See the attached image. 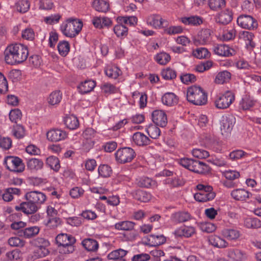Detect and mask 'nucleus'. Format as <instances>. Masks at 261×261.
Masks as SVG:
<instances>
[{
	"instance_id": "f257e3e1",
	"label": "nucleus",
	"mask_w": 261,
	"mask_h": 261,
	"mask_svg": "<svg viewBox=\"0 0 261 261\" xmlns=\"http://www.w3.org/2000/svg\"><path fill=\"white\" fill-rule=\"evenodd\" d=\"M83 26L81 20L72 18H68L60 25V30L65 36L74 38L81 31Z\"/></svg>"
},
{
	"instance_id": "f03ea898",
	"label": "nucleus",
	"mask_w": 261,
	"mask_h": 261,
	"mask_svg": "<svg viewBox=\"0 0 261 261\" xmlns=\"http://www.w3.org/2000/svg\"><path fill=\"white\" fill-rule=\"evenodd\" d=\"M187 99L189 102L195 105L202 106L206 103L207 97L206 93L201 87L192 86L187 89Z\"/></svg>"
},
{
	"instance_id": "7ed1b4c3",
	"label": "nucleus",
	"mask_w": 261,
	"mask_h": 261,
	"mask_svg": "<svg viewBox=\"0 0 261 261\" xmlns=\"http://www.w3.org/2000/svg\"><path fill=\"white\" fill-rule=\"evenodd\" d=\"M196 188L198 192L194 194V197L197 201L205 202L212 200L216 197V193L210 185L199 184Z\"/></svg>"
},
{
	"instance_id": "20e7f679",
	"label": "nucleus",
	"mask_w": 261,
	"mask_h": 261,
	"mask_svg": "<svg viewBox=\"0 0 261 261\" xmlns=\"http://www.w3.org/2000/svg\"><path fill=\"white\" fill-rule=\"evenodd\" d=\"M136 154L135 150L131 147H124L118 149L115 153L116 162L121 164L131 162Z\"/></svg>"
},
{
	"instance_id": "39448f33",
	"label": "nucleus",
	"mask_w": 261,
	"mask_h": 261,
	"mask_svg": "<svg viewBox=\"0 0 261 261\" xmlns=\"http://www.w3.org/2000/svg\"><path fill=\"white\" fill-rule=\"evenodd\" d=\"M4 165L10 171L21 173L25 169V165L22 160L18 156H7L4 160Z\"/></svg>"
},
{
	"instance_id": "423d86ee",
	"label": "nucleus",
	"mask_w": 261,
	"mask_h": 261,
	"mask_svg": "<svg viewBox=\"0 0 261 261\" xmlns=\"http://www.w3.org/2000/svg\"><path fill=\"white\" fill-rule=\"evenodd\" d=\"M235 96L230 91H227L224 94L218 95L215 100V106L219 109L228 108L234 101Z\"/></svg>"
},
{
	"instance_id": "0eeeda50",
	"label": "nucleus",
	"mask_w": 261,
	"mask_h": 261,
	"mask_svg": "<svg viewBox=\"0 0 261 261\" xmlns=\"http://www.w3.org/2000/svg\"><path fill=\"white\" fill-rule=\"evenodd\" d=\"M236 123V118L229 114H225L222 116L220 120V130L221 134L224 136L229 134Z\"/></svg>"
},
{
	"instance_id": "6e6552de",
	"label": "nucleus",
	"mask_w": 261,
	"mask_h": 261,
	"mask_svg": "<svg viewBox=\"0 0 261 261\" xmlns=\"http://www.w3.org/2000/svg\"><path fill=\"white\" fill-rule=\"evenodd\" d=\"M146 23L155 29H161L168 26L167 20L163 19L159 14H152L146 18Z\"/></svg>"
},
{
	"instance_id": "1a4fd4ad",
	"label": "nucleus",
	"mask_w": 261,
	"mask_h": 261,
	"mask_svg": "<svg viewBox=\"0 0 261 261\" xmlns=\"http://www.w3.org/2000/svg\"><path fill=\"white\" fill-rule=\"evenodd\" d=\"M24 197L26 200L32 202L36 205L40 207V205L46 201V195L42 192L38 191H32L27 192Z\"/></svg>"
},
{
	"instance_id": "9d476101",
	"label": "nucleus",
	"mask_w": 261,
	"mask_h": 261,
	"mask_svg": "<svg viewBox=\"0 0 261 261\" xmlns=\"http://www.w3.org/2000/svg\"><path fill=\"white\" fill-rule=\"evenodd\" d=\"M237 23L241 28L246 29H253L257 27V22L251 16L240 15L237 19Z\"/></svg>"
},
{
	"instance_id": "9b49d317",
	"label": "nucleus",
	"mask_w": 261,
	"mask_h": 261,
	"mask_svg": "<svg viewBox=\"0 0 261 261\" xmlns=\"http://www.w3.org/2000/svg\"><path fill=\"white\" fill-rule=\"evenodd\" d=\"M151 119L156 125L162 127L166 126L168 121L166 112L162 110H155L151 113Z\"/></svg>"
},
{
	"instance_id": "f8f14e48",
	"label": "nucleus",
	"mask_w": 261,
	"mask_h": 261,
	"mask_svg": "<svg viewBox=\"0 0 261 261\" xmlns=\"http://www.w3.org/2000/svg\"><path fill=\"white\" fill-rule=\"evenodd\" d=\"M15 208L17 211H21L27 215L34 214L40 208V206L36 205L32 202L27 200L16 205Z\"/></svg>"
},
{
	"instance_id": "ddd939ff",
	"label": "nucleus",
	"mask_w": 261,
	"mask_h": 261,
	"mask_svg": "<svg viewBox=\"0 0 261 261\" xmlns=\"http://www.w3.org/2000/svg\"><path fill=\"white\" fill-rule=\"evenodd\" d=\"M92 23L98 29H109L113 25L112 19L107 16H94L92 18Z\"/></svg>"
},
{
	"instance_id": "4468645a",
	"label": "nucleus",
	"mask_w": 261,
	"mask_h": 261,
	"mask_svg": "<svg viewBox=\"0 0 261 261\" xmlns=\"http://www.w3.org/2000/svg\"><path fill=\"white\" fill-rule=\"evenodd\" d=\"M230 195L236 200L247 201L252 197V194L244 188H239L233 190Z\"/></svg>"
},
{
	"instance_id": "2eb2a0df",
	"label": "nucleus",
	"mask_w": 261,
	"mask_h": 261,
	"mask_svg": "<svg viewBox=\"0 0 261 261\" xmlns=\"http://www.w3.org/2000/svg\"><path fill=\"white\" fill-rule=\"evenodd\" d=\"M46 137L49 141L58 142L65 140L67 137V134L61 129H52L47 132Z\"/></svg>"
},
{
	"instance_id": "dca6fc26",
	"label": "nucleus",
	"mask_w": 261,
	"mask_h": 261,
	"mask_svg": "<svg viewBox=\"0 0 261 261\" xmlns=\"http://www.w3.org/2000/svg\"><path fill=\"white\" fill-rule=\"evenodd\" d=\"M16 47V58L17 64L25 61L29 56V50L27 46L20 43L15 44Z\"/></svg>"
},
{
	"instance_id": "f3484780",
	"label": "nucleus",
	"mask_w": 261,
	"mask_h": 261,
	"mask_svg": "<svg viewBox=\"0 0 261 261\" xmlns=\"http://www.w3.org/2000/svg\"><path fill=\"white\" fill-rule=\"evenodd\" d=\"M15 44L8 45L4 51L5 61L10 65L17 64Z\"/></svg>"
},
{
	"instance_id": "a211bd4d",
	"label": "nucleus",
	"mask_w": 261,
	"mask_h": 261,
	"mask_svg": "<svg viewBox=\"0 0 261 261\" xmlns=\"http://www.w3.org/2000/svg\"><path fill=\"white\" fill-rule=\"evenodd\" d=\"M213 50L216 55L223 57L232 56L234 51L228 45L223 44H215L213 47Z\"/></svg>"
},
{
	"instance_id": "6ab92c4d",
	"label": "nucleus",
	"mask_w": 261,
	"mask_h": 261,
	"mask_svg": "<svg viewBox=\"0 0 261 261\" xmlns=\"http://www.w3.org/2000/svg\"><path fill=\"white\" fill-rule=\"evenodd\" d=\"M255 103L256 100L252 96L246 94L242 96L239 102V108L244 111L249 110L254 107Z\"/></svg>"
},
{
	"instance_id": "aec40b11",
	"label": "nucleus",
	"mask_w": 261,
	"mask_h": 261,
	"mask_svg": "<svg viewBox=\"0 0 261 261\" xmlns=\"http://www.w3.org/2000/svg\"><path fill=\"white\" fill-rule=\"evenodd\" d=\"M211 31L207 29H202L199 32L197 37L195 38V43L200 45H205L210 42Z\"/></svg>"
},
{
	"instance_id": "412c9836",
	"label": "nucleus",
	"mask_w": 261,
	"mask_h": 261,
	"mask_svg": "<svg viewBox=\"0 0 261 261\" xmlns=\"http://www.w3.org/2000/svg\"><path fill=\"white\" fill-rule=\"evenodd\" d=\"M232 12L229 9H226L221 12L216 18L217 23L227 24L232 19Z\"/></svg>"
},
{
	"instance_id": "4be33fe9",
	"label": "nucleus",
	"mask_w": 261,
	"mask_h": 261,
	"mask_svg": "<svg viewBox=\"0 0 261 261\" xmlns=\"http://www.w3.org/2000/svg\"><path fill=\"white\" fill-rule=\"evenodd\" d=\"M228 256L233 261H245L247 258L246 252L238 249L229 250Z\"/></svg>"
},
{
	"instance_id": "5701e85b",
	"label": "nucleus",
	"mask_w": 261,
	"mask_h": 261,
	"mask_svg": "<svg viewBox=\"0 0 261 261\" xmlns=\"http://www.w3.org/2000/svg\"><path fill=\"white\" fill-rule=\"evenodd\" d=\"M221 234L223 237L229 241H236L240 236V231L236 228H227L222 230Z\"/></svg>"
},
{
	"instance_id": "b1692460",
	"label": "nucleus",
	"mask_w": 261,
	"mask_h": 261,
	"mask_svg": "<svg viewBox=\"0 0 261 261\" xmlns=\"http://www.w3.org/2000/svg\"><path fill=\"white\" fill-rule=\"evenodd\" d=\"M132 138L133 143L140 146L147 145L150 142L149 138L141 132H137L134 134Z\"/></svg>"
},
{
	"instance_id": "393cba45",
	"label": "nucleus",
	"mask_w": 261,
	"mask_h": 261,
	"mask_svg": "<svg viewBox=\"0 0 261 261\" xmlns=\"http://www.w3.org/2000/svg\"><path fill=\"white\" fill-rule=\"evenodd\" d=\"M191 171L199 174H206L210 172L211 168L205 163L195 160Z\"/></svg>"
},
{
	"instance_id": "a878e982",
	"label": "nucleus",
	"mask_w": 261,
	"mask_h": 261,
	"mask_svg": "<svg viewBox=\"0 0 261 261\" xmlns=\"http://www.w3.org/2000/svg\"><path fill=\"white\" fill-rule=\"evenodd\" d=\"M210 244L218 248H224L228 246V243L225 239L216 235H212L208 238Z\"/></svg>"
},
{
	"instance_id": "bb28decb",
	"label": "nucleus",
	"mask_w": 261,
	"mask_h": 261,
	"mask_svg": "<svg viewBox=\"0 0 261 261\" xmlns=\"http://www.w3.org/2000/svg\"><path fill=\"white\" fill-rule=\"evenodd\" d=\"M181 21L185 25L198 26L203 23V19L198 15H192L189 17H182Z\"/></svg>"
},
{
	"instance_id": "cd10ccee",
	"label": "nucleus",
	"mask_w": 261,
	"mask_h": 261,
	"mask_svg": "<svg viewBox=\"0 0 261 261\" xmlns=\"http://www.w3.org/2000/svg\"><path fill=\"white\" fill-rule=\"evenodd\" d=\"M56 241L58 246L67 245L68 244H74L75 239L74 237L67 233H60L56 238Z\"/></svg>"
},
{
	"instance_id": "c85d7f7f",
	"label": "nucleus",
	"mask_w": 261,
	"mask_h": 261,
	"mask_svg": "<svg viewBox=\"0 0 261 261\" xmlns=\"http://www.w3.org/2000/svg\"><path fill=\"white\" fill-rule=\"evenodd\" d=\"M171 220L175 223H180L191 219V215L187 212H178L172 215Z\"/></svg>"
},
{
	"instance_id": "c756f323",
	"label": "nucleus",
	"mask_w": 261,
	"mask_h": 261,
	"mask_svg": "<svg viewBox=\"0 0 261 261\" xmlns=\"http://www.w3.org/2000/svg\"><path fill=\"white\" fill-rule=\"evenodd\" d=\"M177 96L172 92H167L164 94L162 97V101L164 105L167 106H173L178 102Z\"/></svg>"
},
{
	"instance_id": "7c9ffc66",
	"label": "nucleus",
	"mask_w": 261,
	"mask_h": 261,
	"mask_svg": "<svg viewBox=\"0 0 261 261\" xmlns=\"http://www.w3.org/2000/svg\"><path fill=\"white\" fill-rule=\"evenodd\" d=\"M40 231V228L38 226H34L25 228L22 229L18 233L21 237H23L25 238H31L38 234Z\"/></svg>"
},
{
	"instance_id": "2f4dec72",
	"label": "nucleus",
	"mask_w": 261,
	"mask_h": 261,
	"mask_svg": "<svg viewBox=\"0 0 261 261\" xmlns=\"http://www.w3.org/2000/svg\"><path fill=\"white\" fill-rule=\"evenodd\" d=\"M133 196L134 199L142 202H147L152 198L151 194L145 191L137 190L133 193Z\"/></svg>"
},
{
	"instance_id": "473e14b6",
	"label": "nucleus",
	"mask_w": 261,
	"mask_h": 261,
	"mask_svg": "<svg viewBox=\"0 0 261 261\" xmlns=\"http://www.w3.org/2000/svg\"><path fill=\"white\" fill-rule=\"evenodd\" d=\"M195 233V228L192 226L180 227L176 229L174 234L178 237L189 238Z\"/></svg>"
},
{
	"instance_id": "72a5a7b5",
	"label": "nucleus",
	"mask_w": 261,
	"mask_h": 261,
	"mask_svg": "<svg viewBox=\"0 0 261 261\" xmlns=\"http://www.w3.org/2000/svg\"><path fill=\"white\" fill-rule=\"evenodd\" d=\"M253 38V34L248 31H244L239 34V38L245 41L247 47H250L251 49L255 46V43L252 41Z\"/></svg>"
},
{
	"instance_id": "f704fd0d",
	"label": "nucleus",
	"mask_w": 261,
	"mask_h": 261,
	"mask_svg": "<svg viewBox=\"0 0 261 261\" xmlns=\"http://www.w3.org/2000/svg\"><path fill=\"white\" fill-rule=\"evenodd\" d=\"M93 7L99 12L106 13L110 9V4L106 0H94L93 2Z\"/></svg>"
},
{
	"instance_id": "c9c22d12",
	"label": "nucleus",
	"mask_w": 261,
	"mask_h": 261,
	"mask_svg": "<svg viewBox=\"0 0 261 261\" xmlns=\"http://www.w3.org/2000/svg\"><path fill=\"white\" fill-rule=\"evenodd\" d=\"M96 86L95 82L93 80H86L81 83L78 86L79 92L82 94H86L92 91Z\"/></svg>"
},
{
	"instance_id": "e433bc0d",
	"label": "nucleus",
	"mask_w": 261,
	"mask_h": 261,
	"mask_svg": "<svg viewBox=\"0 0 261 261\" xmlns=\"http://www.w3.org/2000/svg\"><path fill=\"white\" fill-rule=\"evenodd\" d=\"M113 32L116 36L120 39H123L128 35V28L123 23H118L113 27Z\"/></svg>"
},
{
	"instance_id": "4c0bfd02",
	"label": "nucleus",
	"mask_w": 261,
	"mask_h": 261,
	"mask_svg": "<svg viewBox=\"0 0 261 261\" xmlns=\"http://www.w3.org/2000/svg\"><path fill=\"white\" fill-rule=\"evenodd\" d=\"M82 244L85 249L88 251L95 252L99 247L97 241L93 239H85L82 241Z\"/></svg>"
},
{
	"instance_id": "58836bf2",
	"label": "nucleus",
	"mask_w": 261,
	"mask_h": 261,
	"mask_svg": "<svg viewBox=\"0 0 261 261\" xmlns=\"http://www.w3.org/2000/svg\"><path fill=\"white\" fill-rule=\"evenodd\" d=\"M64 122L66 126L70 129H75L79 126L77 118L73 115L65 116L64 119Z\"/></svg>"
},
{
	"instance_id": "ea45409f",
	"label": "nucleus",
	"mask_w": 261,
	"mask_h": 261,
	"mask_svg": "<svg viewBox=\"0 0 261 261\" xmlns=\"http://www.w3.org/2000/svg\"><path fill=\"white\" fill-rule=\"evenodd\" d=\"M43 161L39 159L32 158L28 160L27 166L31 171H37L41 169L43 166Z\"/></svg>"
},
{
	"instance_id": "a19ab883",
	"label": "nucleus",
	"mask_w": 261,
	"mask_h": 261,
	"mask_svg": "<svg viewBox=\"0 0 261 261\" xmlns=\"http://www.w3.org/2000/svg\"><path fill=\"white\" fill-rule=\"evenodd\" d=\"M166 237L163 234H151L148 238V244L151 246H159L165 243Z\"/></svg>"
},
{
	"instance_id": "79ce46f5",
	"label": "nucleus",
	"mask_w": 261,
	"mask_h": 261,
	"mask_svg": "<svg viewBox=\"0 0 261 261\" xmlns=\"http://www.w3.org/2000/svg\"><path fill=\"white\" fill-rule=\"evenodd\" d=\"M135 223L130 221H122L115 224V228L118 230L129 231L134 229Z\"/></svg>"
},
{
	"instance_id": "37998d69",
	"label": "nucleus",
	"mask_w": 261,
	"mask_h": 261,
	"mask_svg": "<svg viewBox=\"0 0 261 261\" xmlns=\"http://www.w3.org/2000/svg\"><path fill=\"white\" fill-rule=\"evenodd\" d=\"M155 124H150L146 126L145 131L152 139H156L161 134L160 128Z\"/></svg>"
},
{
	"instance_id": "c03bdc74",
	"label": "nucleus",
	"mask_w": 261,
	"mask_h": 261,
	"mask_svg": "<svg viewBox=\"0 0 261 261\" xmlns=\"http://www.w3.org/2000/svg\"><path fill=\"white\" fill-rule=\"evenodd\" d=\"M105 72L107 76L112 79H116L122 74L121 70L116 66H108Z\"/></svg>"
},
{
	"instance_id": "a18cd8bd",
	"label": "nucleus",
	"mask_w": 261,
	"mask_h": 261,
	"mask_svg": "<svg viewBox=\"0 0 261 261\" xmlns=\"http://www.w3.org/2000/svg\"><path fill=\"white\" fill-rule=\"evenodd\" d=\"M20 190L15 188H9L6 189L3 194V199L5 202H9L13 199V195H19Z\"/></svg>"
},
{
	"instance_id": "49530a36",
	"label": "nucleus",
	"mask_w": 261,
	"mask_h": 261,
	"mask_svg": "<svg viewBox=\"0 0 261 261\" xmlns=\"http://www.w3.org/2000/svg\"><path fill=\"white\" fill-rule=\"evenodd\" d=\"M231 78V73L226 70L219 72L216 76L215 82L218 84H223L228 82Z\"/></svg>"
},
{
	"instance_id": "de8ad7c7",
	"label": "nucleus",
	"mask_w": 261,
	"mask_h": 261,
	"mask_svg": "<svg viewBox=\"0 0 261 261\" xmlns=\"http://www.w3.org/2000/svg\"><path fill=\"white\" fill-rule=\"evenodd\" d=\"M62 99V93L60 91H55L49 95L48 102L51 106H56L59 104Z\"/></svg>"
},
{
	"instance_id": "09e8293b",
	"label": "nucleus",
	"mask_w": 261,
	"mask_h": 261,
	"mask_svg": "<svg viewBox=\"0 0 261 261\" xmlns=\"http://www.w3.org/2000/svg\"><path fill=\"white\" fill-rule=\"evenodd\" d=\"M127 253L128 251L120 248L109 253L108 255V258L109 259L115 260L124 257Z\"/></svg>"
},
{
	"instance_id": "8fccbe9b",
	"label": "nucleus",
	"mask_w": 261,
	"mask_h": 261,
	"mask_svg": "<svg viewBox=\"0 0 261 261\" xmlns=\"http://www.w3.org/2000/svg\"><path fill=\"white\" fill-rule=\"evenodd\" d=\"M46 164L48 167L56 172L58 171L60 168L59 160L57 157L55 156L51 155L47 158L46 160Z\"/></svg>"
},
{
	"instance_id": "3c124183",
	"label": "nucleus",
	"mask_w": 261,
	"mask_h": 261,
	"mask_svg": "<svg viewBox=\"0 0 261 261\" xmlns=\"http://www.w3.org/2000/svg\"><path fill=\"white\" fill-rule=\"evenodd\" d=\"M15 8L19 13H26L30 9V3L28 0H19L15 3Z\"/></svg>"
},
{
	"instance_id": "603ef678",
	"label": "nucleus",
	"mask_w": 261,
	"mask_h": 261,
	"mask_svg": "<svg viewBox=\"0 0 261 261\" xmlns=\"http://www.w3.org/2000/svg\"><path fill=\"white\" fill-rule=\"evenodd\" d=\"M116 20L118 23H123L125 24H128L130 26H134L137 24L138 19L135 16H119Z\"/></svg>"
},
{
	"instance_id": "864d4df0",
	"label": "nucleus",
	"mask_w": 261,
	"mask_h": 261,
	"mask_svg": "<svg viewBox=\"0 0 261 261\" xmlns=\"http://www.w3.org/2000/svg\"><path fill=\"white\" fill-rule=\"evenodd\" d=\"M138 184L141 187L147 188H154L157 186L156 182L155 180L147 177H141L138 182Z\"/></svg>"
},
{
	"instance_id": "5fc2aeb1",
	"label": "nucleus",
	"mask_w": 261,
	"mask_h": 261,
	"mask_svg": "<svg viewBox=\"0 0 261 261\" xmlns=\"http://www.w3.org/2000/svg\"><path fill=\"white\" fill-rule=\"evenodd\" d=\"M245 225L248 228L261 227V221L256 218H248L245 220Z\"/></svg>"
},
{
	"instance_id": "6e6d98bb",
	"label": "nucleus",
	"mask_w": 261,
	"mask_h": 261,
	"mask_svg": "<svg viewBox=\"0 0 261 261\" xmlns=\"http://www.w3.org/2000/svg\"><path fill=\"white\" fill-rule=\"evenodd\" d=\"M57 47L59 54L62 57H65L70 50L69 44L66 41L59 42Z\"/></svg>"
},
{
	"instance_id": "4d7b16f0",
	"label": "nucleus",
	"mask_w": 261,
	"mask_h": 261,
	"mask_svg": "<svg viewBox=\"0 0 261 261\" xmlns=\"http://www.w3.org/2000/svg\"><path fill=\"white\" fill-rule=\"evenodd\" d=\"M154 59L159 64L165 65L170 61L171 57L169 54L165 52H161L158 54Z\"/></svg>"
},
{
	"instance_id": "13d9d810",
	"label": "nucleus",
	"mask_w": 261,
	"mask_h": 261,
	"mask_svg": "<svg viewBox=\"0 0 261 261\" xmlns=\"http://www.w3.org/2000/svg\"><path fill=\"white\" fill-rule=\"evenodd\" d=\"M191 152L194 157L200 159H206L210 156L208 151L200 148H194Z\"/></svg>"
},
{
	"instance_id": "bf43d9fd",
	"label": "nucleus",
	"mask_w": 261,
	"mask_h": 261,
	"mask_svg": "<svg viewBox=\"0 0 261 261\" xmlns=\"http://www.w3.org/2000/svg\"><path fill=\"white\" fill-rule=\"evenodd\" d=\"M99 176L106 178L110 177L112 173L111 168L107 165H100L98 168Z\"/></svg>"
},
{
	"instance_id": "052dcab7",
	"label": "nucleus",
	"mask_w": 261,
	"mask_h": 261,
	"mask_svg": "<svg viewBox=\"0 0 261 261\" xmlns=\"http://www.w3.org/2000/svg\"><path fill=\"white\" fill-rule=\"evenodd\" d=\"M101 89L106 94L116 93L118 92V89L114 85L110 83H103L101 85Z\"/></svg>"
},
{
	"instance_id": "680f3d73",
	"label": "nucleus",
	"mask_w": 261,
	"mask_h": 261,
	"mask_svg": "<svg viewBox=\"0 0 261 261\" xmlns=\"http://www.w3.org/2000/svg\"><path fill=\"white\" fill-rule=\"evenodd\" d=\"M226 2L225 0H209L208 5L210 9L217 11L225 7Z\"/></svg>"
},
{
	"instance_id": "e2e57ef3",
	"label": "nucleus",
	"mask_w": 261,
	"mask_h": 261,
	"mask_svg": "<svg viewBox=\"0 0 261 261\" xmlns=\"http://www.w3.org/2000/svg\"><path fill=\"white\" fill-rule=\"evenodd\" d=\"M193 55L198 59H204L210 57V53L206 48L199 47L193 51Z\"/></svg>"
},
{
	"instance_id": "0e129e2a",
	"label": "nucleus",
	"mask_w": 261,
	"mask_h": 261,
	"mask_svg": "<svg viewBox=\"0 0 261 261\" xmlns=\"http://www.w3.org/2000/svg\"><path fill=\"white\" fill-rule=\"evenodd\" d=\"M162 77L166 80H171L176 77L175 71L172 68H167L163 69L161 72Z\"/></svg>"
},
{
	"instance_id": "69168bd1",
	"label": "nucleus",
	"mask_w": 261,
	"mask_h": 261,
	"mask_svg": "<svg viewBox=\"0 0 261 261\" xmlns=\"http://www.w3.org/2000/svg\"><path fill=\"white\" fill-rule=\"evenodd\" d=\"M13 135L17 139H22L25 135V129L23 126L16 124L14 126L13 129Z\"/></svg>"
},
{
	"instance_id": "338daca9",
	"label": "nucleus",
	"mask_w": 261,
	"mask_h": 261,
	"mask_svg": "<svg viewBox=\"0 0 261 261\" xmlns=\"http://www.w3.org/2000/svg\"><path fill=\"white\" fill-rule=\"evenodd\" d=\"M181 82L186 85L194 83L196 81V76L192 73H183L180 75Z\"/></svg>"
},
{
	"instance_id": "774afa93",
	"label": "nucleus",
	"mask_w": 261,
	"mask_h": 261,
	"mask_svg": "<svg viewBox=\"0 0 261 261\" xmlns=\"http://www.w3.org/2000/svg\"><path fill=\"white\" fill-rule=\"evenodd\" d=\"M49 253L47 249L43 246H38L34 252L33 257L34 259L41 258L47 255Z\"/></svg>"
}]
</instances>
